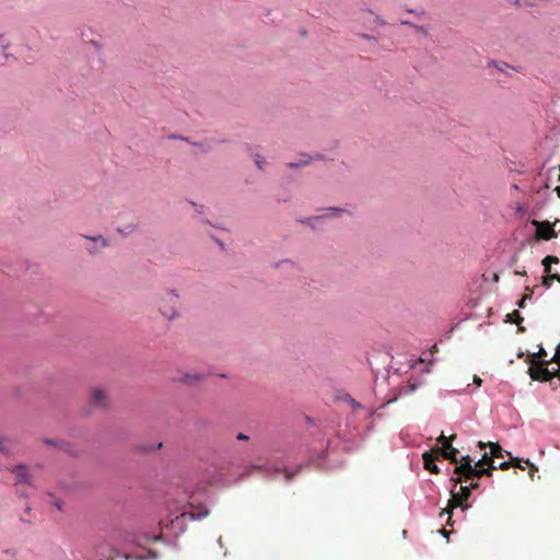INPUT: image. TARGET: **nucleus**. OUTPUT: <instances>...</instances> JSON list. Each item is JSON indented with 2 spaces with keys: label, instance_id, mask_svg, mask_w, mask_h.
I'll list each match as a JSON object with an SVG mask.
<instances>
[{
  "label": "nucleus",
  "instance_id": "nucleus-1",
  "mask_svg": "<svg viewBox=\"0 0 560 560\" xmlns=\"http://www.w3.org/2000/svg\"><path fill=\"white\" fill-rule=\"evenodd\" d=\"M469 497H470L469 487L460 486L458 492H455L454 490H452V499L448 501V509L443 510L441 512V516L443 514L448 515L447 525H451V513H452L453 509H455L457 506H462L463 510L468 509V505H464V502L467 501Z\"/></svg>",
  "mask_w": 560,
  "mask_h": 560
},
{
  "label": "nucleus",
  "instance_id": "nucleus-2",
  "mask_svg": "<svg viewBox=\"0 0 560 560\" xmlns=\"http://www.w3.org/2000/svg\"><path fill=\"white\" fill-rule=\"evenodd\" d=\"M548 361L540 360L538 362L530 363L528 369V374L532 380L539 382H549L552 384V380L555 378L553 372L548 370Z\"/></svg>",
  "mask_w": 560,
  "mask_h": 560
},
{
  "label": "nucleus",
  "instance_id": "nucleus-3",
  "mask_svg": "<svg viewBox=\"0 0 560 560\" xmlns=\"http://www.w3.org/2000/svg\"><path fill=\"white\" fill-rule=\"evenodd\" d=\"M9 470L13 475L14 482L16 485L22 483V485L33 486L34 477L32 475V469L30 466H27L25 464H20V465L12 466L11 468H9Z\"/></svg>",
  "mask_w": 560,
  "mask_h": 560
},
{
  "label": "nucleus",
  "instance_id": "nucleus-4",
  "mask_svg": "<svg viewBox=\"0 0 560 560\" xmlns=\"http://www.w3.org/2000/svg\"><path fill=\"white\" fill-rule=\"evenodd\" d=\"M90 404L97 409H107L110 406V399L106 389L94 387L90 392Z\"/></svg>",
  "mask_w": 560,
  "mask_h": 560
},
{
  "label": "nucleus",
  "instance_id": "nucleus-5",
  "mask_svg": "<svg viewBox=\"0 0 560 560\" xmlns=\"http://www.w3.org/2000/svg\"><path fill=\"white\" fill-rule=\"evenodd\" d=\"M532 224L536 226V238L549 241L551 238L557 237V232L555 231V224H551L548 221H537L533 220Z\"/></svg>",
  "mask_w": 560,
  "mask_h": 560
},
{
  "label": "nucleus",
  "instance_id": "nucleus-6",
  "mask_svg": "<svg viewBox=\"0 0 560 560\" xmlns=\"http://www.w3.org/2000/svg\"><path fill=\"white\" fill-rule=\"evenodd\" d=\"M177 301L178 295L174 291L168 292L165 299L161 301L160 311L166 318L172 319L177 315V313L174 305L167 306L165 303L176 304Z\"/></svg>",
  "mask_w": 560,
  "mask_h": 560
},
{
  "label": "nucleus",
  "instance_id": "nucleus-7",
  "mask_svg": "<svg viewBox=\"0 0 560 560\" xmlns=\"http://www.w3.org/2000/svg\"><path fill=\"white\" fill-rule=\"evenodd\" d=\"M19 452V441L13 436H0V453L13 455Z\"/></svg>",
  "mask_w": 560,
  "mask_h": 560
},
{
  "label": "nucleus",
  "instance_id": "nucleus-8",
  "mask_svg": "<svg viewBox=\"0 0 560 560\" xmlns=\"http://www.w3.org/2000/svg\"><path fill=\"white\" fill-rule=\"evenodd\" d=\"M472 466V459L469 455L462 457V463L457 465L454 469V474L457 475L456 478H453L454 487H456L458 483L463 482V476L467 474V470H470V467Z\"/></svg>",
  "mask_w": 560,
  "mask_h": 560
},
{
  "label": "nucleus",
  "instance_id": "nucleus-9",
  "mask_svg": "<svg viewBox=\"0 0 560 560\" xmlns=\"http://www.w3.org/2000/svg\"><path fill=\"white\" fill-rule=\"evenodd\" d=\"M491 468H485V466H477V463L470 467V470H467V474L463 476V481H467L469 479H472L475 477L480 478L483 475L491 476L492 475Z\"/></svg>",
  "mask_w": 560,
  "mask_h": 560
},
{
  "label": "nucleus",
  "instance_id": "nucleus-10",
  "mask_svg": "<svg viewBox=\"0 0 560 560\" xmlns=\"http://www.w3.org/2000/svg\"><path fill=\"white\" fill-rule=\"evenodd\" d=\"M439 456L440 455H438L436 452H433V448L430 452H425L423 454L424 468L431 474H439L440 471L435 464V460L439 458Z\"/></svg>",
  "mask_w": 560,
  "mask_h": 560
},
{
  "label": "nucleus",
  "instance_id": "nucleus-11",
  "mask_svg": "<svg viewBox=\"0 0 560 560\" xmlns=\"http://www.w3.org/2000/svg\"><path fill=\"white\" fill-rule=\"evenodd\" d=\"M205 380V375L200 373H185L177 381L187 385H195Z\"/></svg>",
  "mask_w": 560,
  "mask_h": 560
},
{
  "label": "nucleus",
  "instance_id": "nucleus-12",
  "mask_svg": "<svg viewBox=\"0 0 560 560\" xmlns=\"http://www.w3.org/2000/svg\"><path fill=\"white\" fill-rule=\"evenodd\" d=\"M433 452H436L438 455L443 456L446 459H450L454 464L458 463V459H457L458 451L456 448H454L453 446H451V448H446V450L433 448Z\"/></svg>",
  "mask_w": 560,
  "mask_h": 560
},
{
  "label": "nucleus",
  "instance_id": "nucleus-13",
  "mask_svg": "<svg viewBox=\"0 0 560 560\" xmlns=\"http://www.w3.org/2000/svg\"><path fill=\"white\" fill-rule=\"evenodd\" d=\"M478 446H479L480 448H485V447L487 446V443L479 442V443H478ZM488 446L490 447V452H491V456H492V458H493V457H497V458H499V457H503V450H502V447L500 446V444L489 442V443H488Z\"/></svg>",
  "mask_w": 560,
  "mask_h": 560
},
{
  "label": "nucleus",
  "instance_id": "nucleus-14",
  "mask_svg": "<svg viewBox=\"0 0 560 560\" xmlns=\"http://www.w3.org/2000/svg\"><path fill=\"white\" fill-rule=\"evenodd\" d=\"M509 455H511V454L509 453ZM510 457H511V460L501 463L497 468L502 469V470H506V469H509L512 466L517 467L520 469H524L525 468L521 464L523 462L521 458H517V457L513 458L512 456H510Z\"/></svg>",
  "mask_w": 560,
  "mask_h": 560
},
{
  "label": "nucleus",
  "instance_id": "nucleus-15",
  "mask_svg": "<svg viewBox=\"0 0 560 560\" xmlns=\"http://www.w3.org/2000/svg\"><path fill=\"white\" fill-rule=\"evenodd\" d=\"M488 466V468H491L492 470L497 469V466L494 465V460L492 456H489L487 453L483 454L482 458L477 462V466Z\"/></svg>",
  "mask_w": 560,
  "mask_h": 560
},
{
  "label": "nucleus",
  "instance_id": "nucleus-16",
  "mask_svg": "<svg viewBox=\"0 0 560 560\" xmlns=\"http://www.w3.org/2000/svg\"><path fill=\"white\" fill-rule=\"evenodd\" d=\"M187 516H189V518H191V520L194 518V515H192V514H188V513H185V512H184V513H182L180 515H177V516L175 517V520H171V521H164V520H163V521H161V522H160V526H161V528H164V527H165V528H167V527H168L171 524H173L174 522H179L180 520H184V518H186Z\"/></svg>",
  "mask_w": 560,
  "mask_h": 560
},
{
  "label": "nucleus",
  "instance_id": "nucleus-17",
  "mask_svg": "<svg viewBox=\"0 0 560 560\" xmlns=\"http://www.w3.org/2000/svg\"><path fill=\"white\" fill-rule=\"evenodd\" d=\"M456 438V435H451L450 438H446L444 434H441L438 439V442L442 445L441 448L446 450L451 448L453 440Z\"/></svg>",
  "mask_w": 560,
  "mask_h": 560
},
{
  "label": "nucleus",
  "instance_id": "nucleus-18",
  "mask_svg": "<svg viewBox=\"0 0 560 560\" xmlns=\"http://www.w3.org/2000/svg\"><path fill=\"white\" fill-rule=\"evenodd\" d=\"M559 262V259L557 256H547L544 258L542 260V265L545 267V272H550L551 271V267H550V264H558Z\"/></svg>",
  "mask_w": 560,
  "mask_h": 560
},
{
  "label": "nucleus",
  "instance_id": "nucleus-19",
  "mask_svg": "<svg viewBox=\"0 0 560 560\" xmlns=\"http://www.w3.org/2000/svg\"><path fill=\"white\" fill-rule=\"evenodd\" d=\"M508 322L515 323L520 326L523 322V317L517 310H514L512 313L508 314Z\"/></svg>",
  "mask_w": 560,
  "mask_h": 560
},
{
  "label": "nucleus",
  "instance_id": "nucleus-20",
  "mask_svg": "<svg viewBox=\"0 0 560 560\" xmlns=\"http://www.w3.org/2000/svg\"><path fill=\"white\" fill-rule=\"evenodd\" d=\"M547 275L542 278V285L550 288L552 282L558 278V273L546 272Z\"/></svg>",
  "mask_w": 560,
  "mask_h": 560
},
{
  "label": "nucleus",
  "instance_id": "nucleus-21",
  "mask_svg": "<svg viewBox=\"0 0 560 560\" xmlns=\"http://www.w3.org/2000/svg\"><path fill=\"white\" fill-rule=\"evenodd\" d=\"M547 355V352L545 351V349L542 347L539 348V351L537 353H534V354H529V362L533 363V362H536L535 359L538 358L540 360H544V358Z\"/></svg>",
  "mask_w": 560,
  "mask_h": 560
},
{
  "label": "nucleus",
  "instance_id": "nucleus-22",
  "mask_svg": "<svg viewBox=\"0 0 560 560\" xmlns=\"http://www.w3.org/2000/svg\"><path fill=\"white\" fill-rule=\"evenodd\" d=\"M302 156H303V159L300 162H296V163L290 162V163H288V166L291 168H294V167H300V166L308 164L311 161V158L306 159L305 154H303Z\"/></svg>",
  "mask_w": 560,
  "mask_h": 560
},
{
  "label": "nucleus",
  "instance_id": "nucleus-23",
  "mask_svg": "<svg viewBox=\"0 0 560 560\" xmlns=\"http://www.w3.org/2000/svg\"><path fill=\"white\" fill-rule=\"evenodd\" d=\"M527 466H529L528 475L532 480H534L535 474L538 471V468L532 464L528 459L524 462Z\"/></svg>",
  "mask_w": 560,
  "mask_h": 560
},
{
  "label": "nucleus",
  "instance_id": "nucleus-24",
  "mask_svg": "<svg viewBox=\"0 0 560 560\" xmlns=\"http://www.w3.org/2000/svg\"><path fill=\"white\" fill-rule=\"evenodd\" d=\"M551 362H555L560 366V343L558 345V347L556 349V353L552 357Z\"/></svg>",
  "mask_w": 560,
  "mask_h": 560
},
{
  "label": "nucleus",
  "instance_id": "nucleus-25",
  "mask_svg": "<svg viewBox=\"0 0 560 560\" xmlns=\"http://www.w3.org/2000/svg\"><path fill=\"white\" fill-rule=\"evenodd\" d=\"M255 163H256L257 167L261 170L262 165L265 163V160H264L262 156L257 155L256 159H255Z\"/></svg>",
  "mask_w": 560,
  "mask_h": 560
},
{
  "label": "nucleus",
  "instance_id": "nucleus-26",
  "mask_svg": "<svg viewBox=\"0 0 560 560\" xmlns=\"http://www.w3.org/2000/svg\"><path fill=\"white\" fill-rule=\"evenodd\" d=\"M92 241L94 242H101V246L102 247H106L107 246V241L102 237V236H98V237H94V238H91Z\"/></svg>",
  "mask_w": 560,
  "mask_h": 560
},
{
  "label": "nucleus",
  "instance_id": "nucleus-27",
  "mask_svg": "<svg viewBox=\"0 0 560 560\" xmlns=\"http://www.w3.org/2000/svg\"><path fill=\"white\" fill-rule=\"evenodd\" d=\"M327 211H329V212H331V214H334V213L343 212L345 210L340 209V208H328Z\"/></svg>",
  "mask_w": 560,
  "mask_h": 560
},
{
  "label": "nucleus",
  "instance_id": "nucleus-28",
  "mask_svg": "<svg viewBox=\"0 0 560 560\" xmlns=\"http://www.w3.org/2000/svg\"><path fill=\"white\" fill-rule=\"evenodd\" d=\"M236 439L240 440V441H247L249 438L246 434H244V433H238L236 435Z\"/></svg>",
  "mask_w": 560,
  "mask_h": 560
},
{
  "label": "nucleus",
  "instance_id": "nucleus-29",
  "mask_svg": "<svg viewBox=\"0 0 560 560\" xmlns=\"http://www.w3.org/2000/svg\"><path fill=\"white\" fill-rule=\"evenodd\" d=\"M474 383H475L477 386H480V385H481V383H482V380H481L479 376L475 375V376H474Z\"/></svg>",
  "mask_w": 560,
  "mask_h": 560
},
{
  "label": "nucleus",
  "instance_id": "nucleus-30",
  "mask_svg": "<svg viewBox=\"0 0 560 560\" xmlns=\"http://www.w3.org/2000/svg\"><path fill=\"white\" fill-rule=\"evenodd\" d=\"M525 294H534V288L525 287Z\"/></svg>",
  "mask_w": 560,
  "mask_h": 560
},
{
  "label": "nucleus",
  "instance_id": "nucleus-31",
  "mask_svg": "<svg viewBox=\"0 0 560 560\" xmlns=\"http://www.w3.org/2000/svg\"><path fill=\"white\" fill-rule=\"evenodd\" d=\"M525 302H526V301H525V299H523V298H522V299L517 302V306H518V307H521V308L525 307Z\"/></svg>",
  "mask_w": 560,
  "mask_h": 560
},
{
  "label": "nucleus",
  "instance_id": "nucleus-32",
  "mask_svg": "<svg viewBox=\"0 0 560 560\" xmlns=\"http://www.w3.org/2000/svg\"><path fill=\"white\" fill-rule=\"evenodd\" d=\"M492 66H494L498 70L503 71V67H499V65L495 61H491Z\"/></svg>",
  "mask_w": 560,
  "mask_h": 560
},
{
  "label": "nucleus",
  "instance_id": "nucleus-33",
  "mask_svg": "<svg viewBox=\"0 0 560 560\" xmlns=\"http://www.w3.org/2000/svg\"><path fill=\"white\" fill-rule=\"evenodd\" d=\"M478 482H471L468 487H469V490L471 491V489H476L478 487Z\"/></svg>",
  "mask_w": 560,
  "mask_h": 560
},
{
  "label": "nucleus",
  "instance_id": "nucleus-34",
  "mask_svg": "<svg viewBox=\"0 0 560 560\" xmlns=\"http://www.w3.org/2000/svg\"><path fill=\"white\" fill-rule=\"evenodd\" d=\"M415 28L418 31V32H421V33H425V30L423 26H415Z\"/></svg>",
  "mask_w": 560,
  "mask_h": 560
},
{
  "label": "nucleus",
  "instance_id": "nucleus-35",
  "mask_svg": "<svg viewBox=\"0 0 560 560\" xmlns=\"http://www.w3.org/2000/svg\"><path fill=\"white\" fill-rule=\"evenodd\" d=\"M400 23L402 25H409V26H413V27L416 26V25L411 24L409 21H401Z\"/></svg>",
  "mask_w": 560,
  "mask_h": 560
},
{
  "label": "nucleus",
  "instance_id": "nucleus-36",
  "mask_svg": "<svg viewBox=\"0 0 560 560\" xmlns=\"http://www.w3.org/2000/svg\"><path fill=\"white\" fill-rule=\"evenodd\" d=\"M532 296H533V294H524L523 299H525V301H527V300H530Z\"/></svg>",
  "mask_w": 560,
  "mask_h": 560
},
{
  "label": "nucleus",
  "instance_id": "nucleus-37",
  "mask_svg": "<svg viewBox=\"0 0 560 560\" xmlns=\"http://www.w3.org/2000/svg\"><path fill=\"white\" fill-rule=\"evenodd\" d=\"M515 275H518V276H525L526 275V271H515Z\"/></svg>",
  "mask_w": 560,
  "mask_h": 560
},
{
  "label": "nucleus",
  "instance_id": "nucleus-38",
  "mask_svg": "<svg viewBox=\"0 0 560 560\" xmlns=\"http://www.w3.org/2000/svg\"><path fill=\"white\" fill-rule=\"evenodd\" d=\"M556 191H557L558 197L560 198V186L556 187Z\"/></svg>",
  "mask_w": 560,
  "mask_h": 560
},
{
  "label": "nucleus",
  "instance_id": "nucleus-39",
  "mask_svg": "<svg viewBox=\"0 0 560 560\" xmlns=\"http://www.w3.org/2000/svg\"><path fill=\"white\" fill-rule=\"evenodd\" d=\"M56 506H57V509H58L59 511L61 510V504H60V502H59V501H57V502H56Z\"/></svg>",
  "mask_w": 560,
  "mask_h": 560
},
{
  "label": "nucleus",
  "instance_id": "nucleus-40",
  "mask_svg": "<svg viewBox=\"0 0 560 560\" xmlns=\"http://www.w3.org/2000/svg\"><path fill=\"white\" fill-rule=\"evenodd\" d=\"M441 532H442V534H443L444 536H446V535H447L446 529H442Z\"/></svg>",
  "mask_w": 560,
  "mask_h": 560
},
{
  "label": "nucleus",
  "instance_id": "nucleus-41",
  "mask_svg": "<svg viewBox=\"0 0 560 560\" xmlns=\"http://www.w3.org/2000/svg\"><path fill=\"white\" fill-rule=\"evenodd\" d=\"M436 350H438V347L434 345V346L432 347V351H436Z\"/></svg>",
  "mask_w": 560,
  "mask_h": 560
},
{
  "label": "nucleus",
  "instance_id": "nucleus-42",
  "mask_svg": "<svg viewBox=\"0 0 560 560\" xmlns=\"http://www.w3.org/2000/svg\"><path fill=\"white\" fill-rule=\"evenodd\" d=\"M498 280H499V276L494 275V281H498Z\"/></svg>",
  "mask_w": 560,
  "mask_h": 560
},
{
  "label": "nucleus",
  "instance_id": "nucleus-43",
  "mask_svg": "<svg viewBox=\"0 0 560 560\" xmlns=\"http://www.w3.org/2000/svg\"><path fill=\"white\" fill-rule=\"evenodd\" d=\"M559 386H560V383L555 384L553 388L556 389V388H558Z\"/></svg>",
  "mask_w": 560,
  "mask_h": 560
},
{
  "label": "nucleus",
  "instance_id": "nucleus-44",
  "mask_svg": "<svg viewBox=\"0 0 560 560\" xmlns=\"http://www.w3.org/2000/svg\"><path fill=\"white\" fill-rule=\"evenodd\" d=\"M160 539H161V535H159V536H156V537L154 538V540H160Z\"/></svg>",
  "mask_w": 560,
  "mask_h": 560
},
{
  "label": "nucleus",
  "instance_id": "nucleus-45",
  "mask_svg": "<svg viewBox=\"0 0 560 560\" xmlns=\"http://www.w3.org/2000/svg\"><path fill=\"white\" fill-rule=\"evenodd\" d=\"M557 281L560 282V275L558 273V278H556Z\"/></svg>",
  "mask_w": 560,
  "mask_h": 560
},
{
  "label": "nucleus",
  "instance_id": "nucleus-46",
  "mask_svg": "<svg viewBox=\"0 0 560 560\" xmlns=\"http://www.w3.org/2000/svg\"><path fill=\"white\" fill-rule=\"evenodd\" d=\"M558 172H559V177H560V167L558 168Z\"/></svg>",
  "mask_w": 560,
  "mask_h": 560
},
{
  "label": "nucleus",
  "instance_id": "nucleus-47",
  "mask_svg": "<svg viewBox=\"0 0 560 560\" xmlns=\"http://www.w3.org/2000/svg\"><path fill=\"white\" fill-rule=\"evenodd\" d=\"M2 38V35H0V39Z\"/></svg>",
  "mask_w": 560,
  "mask_h": 560
}]
</instances>
